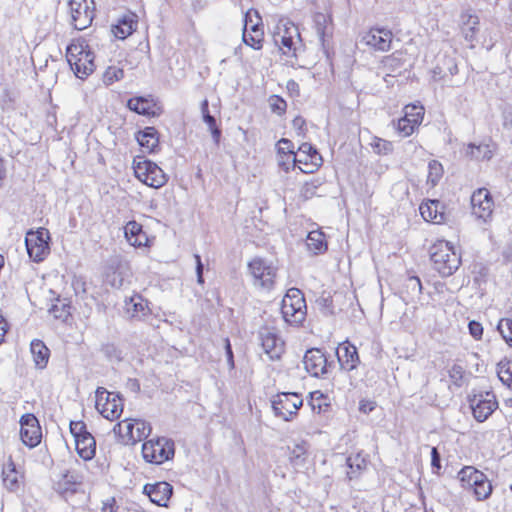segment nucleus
Here are the masks:
<instances>
[{"label":"nucleus","instance_id":"1","mask_svg":"<svg viewBox=\"0 0 512 512\" xmlns=\"http://www.w3.org/2000/svg\"><path fill=\"white\" fill-rule=\"evenodd\" d=\"M433 267L443 277L451 276L460 266L461 257L448 241H438L430 248Z\"/></svg>","mask_w":512,"mask_h":512},{"label":"nucleus","instance_id":"2","mask_svg":"<svg viewBox=\"0 0 512 512\" xmlns=\"http://www.w3.org/2000/svg\"><path fill=\"white\" fill-rule=\"evenodd\" d=\"M66 58L77 78L84 79L95 69L94 53L85 41H77L68 45Z\"/></svg>","mask_w":512,"mask_h":512},{"label":"nucleus","instance_id":"3","mask_svg":"<svg viewBox=\"0 0 512 512\" xmlns=\"http://www.w3.org/2000/svg\"><path fill=\"white\" fill-rule=\"evenodd\" d=\"M278 267L266 258L254 257L248 262V273L255 288L271 291L274 288Z\"/></svg>","mask_w":512,"mask_h":512},{"label":"nucleus","instance_id":"4","mask_svg":"<svg viewBox=\"0 0 512 512\" xmlns=\"http://www.w3.org/2000/svg\"><path fill=\"white\" fill-rule=\"evenodd\" d=\"M464 489L473 490L478 501L485 500L492 493V484L487 476L473 466H464L457 474Z\"/></svg>","mask_w":512,"mask_h":512},{"label":"nucleus","instance_id":"5","mask_svg":"<svg viewBox=\"0 0 512 512\" xmlns=\"http://www.w3.org/2000/svg\"><path fill=\"white\" fill-rule=\"evenodd\" d=\"M306 302L303 293L297 288H290L285 294L281 313L286 322L300 324L306 316Z\"/></svg>","mask_w":512,"mask_h":512},{"label":"nucleus","instance_id":"6","mask_svg":"<svg viewBox=\"0 0 512 512\" xmlns=\"http://www.w3.org/2000/svg\"><path fill=\"white\" fill-rule=\"evenodd\" d=\"M175 446L173 440L158 437L146 441L142 445V455L145 461L152 464H162L174 456Z\"/></svg>","mask_w":512,"mask_h":512},{"label":"nucleus","instance_id":"7","mask_svg":"<svg viewBox=\"0 0 512 512\" xmlns=\"http://www.w3.org/2000/svg\"><path fill=\"white\" fill-rule=\"evenodd\" d=\"M134 174L137 179L152 188H160L167 182L163 170L154 162L140 157L133 161Z\"/></svg>","mask_w":512,"mask_h":512},{"label":"nucleus","instance_id":"8","mask_svg":"<svg viewBox=\"0 0 512 512\" xmlns=\"http://www.w3.org/2000/svg\"><path fill=\"white\" fill-rule=\"evenodd\" d=\"M113 431L125 444H134L149 436L151 426L143 420H124L117 423Z\"/></svg>","mask_w":512,"mask_h":512},{"label":"nucleus","instance_id":"9","mask_svg":"<svg viewBox=\"0 0 512 512\" xmlns=\"http://www.w3.org/2000/svg\"><path fill=\"white\" fill-rule=\"evenodd\" d=\"M258 341L264 353L270 360H279L285 351V343L277 328L271 326H261L258 330Z\"/></svg>","mask_w":512,"mask_h":512},{"label":"nucleus","instance_id":"10","mask_svg":"<svg viewBox=\"0 0 512 512\" xmlns=\"http://www.w3.org/2000/svg\"><path fill=\"white\" fill-rule=\"evenodd\" d=\"M95 406L104 418L113 421L118 419L123 411V400L118 394L99 387L96 390Z\"/></svg>","mask_w":512,"mask_h":512},{"label":"nucleus","instance_id":"11","mask_svg":"<svg viewBox=\"0 0 512 512\" xmlns=\"http://www.w3.org/2000/svg\"><path fill=\"white\" fill-rule=\"evenodd\" d=\"M303 405V399L298 393L282 392L272 400L274 414L284 421H291Z\"/></svg>","mask_w":512,"mask_h":512},{"label":"nucleus","instance_id":"12","mask_svg":"<svg viewBox=\"0 0 512 512\" xmlns=\"http://www.w3.org/2000/svg\"><path fill=\"white\" fill-rule=\"evenodd\" d=\"M71 24L77 30L88 28L95 16L94 0H70Z\"/></svg>","mask_w":512,"mask_h":512},{"label":"nucleus","instance_id":"13","mask_svg":"<svg viewBox=\"0 0 512 512\" xmlns=\"http://www.w3.org/2000/svg\"><path fill=\"white\" fill-rule=\"evenodd\" d=\"M274 41L280 46L282 53L288 57H296V51L300 47V33L293 23L285 24L278 28L274 35Z\"/></svg>","mask_w":512,"mask_h":512},{"label":"nucleus","instance_id":"14","mask_svg":"<svg viewBox=\"0 0 512 512\" xmlns=\"http://www.w3.org/2000/svg\"><path fill=\"white\" fill-rule=\"evenodd\" d=\"M49 239V232L45 229L38 231H30L25 237V245L29 257L35 261L40 262L44 259L49 251L47 240Z\"/></svg>","mask_w":512,"mask_h":512},{"label":"nucleus","instance_id":"15","mask_svg":"<svg viewBox=\"0 0 512 512\" xmlns=\"http://www.w3.org/2000/svg\"><path fill=\"white\" fill-rule=\"evenodd\" d=\"M472 214L480 220L487 222L493 213L494 201L491 193L486 188H478L471 195Z\"/></svg>","mask_w":512,"mask_h":512},{"label":"nucleus","instance_id":"16","mask_svg":"<svg viewBox=\"0 0 512 512\" xmlns=\"http://www.w3.org/2000/svg\"><path fill=\"white\" fill-rule=\"evenodd\" d=\"M20 437L24 445L29 448L36 447L42 438L41 427L34 414H24L20 419Z\"/></svg>","mask_w":512,"mask_h":512},{"label":"nucleus","instance_id":"17","mask_svg":"<svg viewBox=\"0 0 512 512\" xmlns=\"http://www.w3.org/2000/svg\"><path fill=\"white\" fill-rule=\"evenodd\" d=\"M305 370L313 377H323L329 372L331 364L328 363L324 352L318 348L306 351L303 357Z\"/></svg>","mask_w":512,"mask_h":512},{"label":"nucleus","instance_id":"18","mask_svg":"<svg viewBox=\"0 0 512 512\" xmlns=\"http://www.w3.org/2000/svg\"><path fill=\"white\" fill-rule=\"evenodd\" d=\"M470 406L474 418L478 422H484L498 407V402L493 393L487 392L485 395H475L470 400Z\"/></svg>","mask_w":512,"mask_h":512},{"label":"nucleus","instance_id":"19","mask_svg":"<svg viewBox=\"0 0 512 512\" xmlns=\"http://www.w3.org/2000/svg\"><path fill=\"white\" fill-rule=\"evenodd\" d=\"M393 34L385 28H373L365 33L362 42L377 51H388L391 47Z\"/></svg>","mask_w":512,"mask_h":512},{"label":"nucleus","instance_id":"20","mask_svg":"<svg viewBox=\"0 0 512 512\" xmlns=\"http://www.w3.org/2000/svg\"><path fill=\"white\" fill-rule=\"evenodd\" d=\"M172 492L173 487L167 482H157L144 486V493L149 497L152 503L158 506H167Z\"/></svg>","mask_w":512,"mask_h":512},{"label":"nucleus","instance_id":"21","mask_svg":"<svg viewBox=\"0 0 512 512\" xmlns=\"http://www.w3.org/2000/svg\"><path fill=\"white\" fill-rule=\"evenodd\" d=\"M337 357L341 368L346 371L354 370L360 363L357 348L348 341L339 345Z\"/></svg>","mask_w":512,"mask_h":512},{"label":"nucleus","instance_id":"22","mask_svg":"<svg viewBox=\"0 0 512 512\" xmlns=\"http://www.w3.org/2000/svg\"><path fill=\"white\" fill-rule=\"evenodd\" d=\"M127 107L140 115L158 116L160 108L155 104L154 100L146 97H133L127 101Z\"/></svg>","mask_w":512,"mask_h":512},{"label":"nucleus","instance_id":"23","mask_svg":"<svg viewBox=\"0 0 512 512\" xmlns=\"http://www.w3.org/2000/svg\"><path fill=\"white\" fill-rule=\"evenodd\" d=\"M126 240L134 247H143L148 243V237L143 231L142 225L132 220L124 227Z\"/></svg>","mask_w":512,"mask_h":512},{"label":"nucleus","instance_id":"24","mask_svg":"<svg viewBox=\"0 0 512 512\" xmlns=\"http://www.w3.org/2000/svg\"><path fill=\"white\" fill-rule=\"evenodd\" d=\"M495 150L496 145L492 142L479 145L470 143L466 149V156L477 161H489L494 156Z\"/></svg>","mask_w":512,"mask_h":512},{"label":"nucleus","instance_id":"25","mask_svg":"<svg viewBox=\"0 0 512 512\" xmlns=\"http://www.w3.org/2000/svg\"><path fill=\"white\" fill-rule=\"evenodd\" d=\"M30 351L36 368L44 369L49 361L50 350L40 339H34L30 343Z\"/></svg>","mask_w":512,"mask_h":512},{"label":"nucleus","instance_id":"26","mask_svg":"<svg viewBox=\"0 0 512 512\" xmlns=\"http://www.w3.org/2000/svg\"><path fill=\"white\" fill-rule=\"evenodd\" d=\"M137 16L133 13L124 15L118 20V23L113 26V33L119 39H125L130 36L137 27Z\"/></svg>","mask_w":512,"mask_h":512},{"label":"nucleus","instance_id":"27","mask_svg":"<svg viewBox=\"0 0 512 512\" xmlns=\"http://www.w3.org/2000/svg\"><path fill=\"white\" fill-rule=\"evenodd\" d=\"M76 451L78 455L85 461L91 460L95 456L96 441L91 433L82 435L75 440Z\"/></svg>","mask_w":512,"mask_h":512},{"label":"nucleus","instance_id":"28","mask_svg":"<svg viewBox=\"0 0 512 512\" xmlns=\"http://www.w3.org/2000/svg\"><path fill=\"white\" fill-rule=\"evenodd\" d=\"M136 139L139 145L149 153L154 152L159 144L158 131L154 127H146L143 131H139Z\"/></svg>","mask_w":512,"mask_h":512},{"label":"nucleus","instance_id":"29","mask_svg":"<svg viewBox=\"0 0 512 512\" xmlns=\"http://www.w3.org/2000/svg\"><path fill=\"white\" fill-rule=\"evenodd\" d=\"M289 453L290 463L295 467H304L308 457L309 444L306 441L295 443Z\"/></svg>","mask_w":512,"mask_h":512},{"label":"nucleus","instance_id":"30","mask_svg":"<svg viewBox=\"0 0 512 512\" xmlns=\"http://www.w3.org/2000/svg\"><path fill=\"white\" fill-rule=\"evenodd\" d=\"M347 465V478L349 480L356 479L360 476L362 471L366 468L367 462L361 454L357 453L355 455H351L346 459Z\"/></svg>","mask_w":512,"mask_h":512},{"label":"nucleus","instance_id":"31","mask_svg":"<svg viewBox=\"0 0 512 512\" xmlns=\"http://www.w3.org/2000/svg\"><path fill=\"white\" fill-rule=\"evenodd\" d=\"M3 483L10 491H15L18 488V472L16 465L10 456L8 462L2 471Z\"/></svg>","mask_w":512,"mask_h":512},{"label":"nucleus","instance_id":"32","mask_svg":"<svg viewBox=\"0 0 512 512\" xmlns=\"http://www.w3.org/2000/svg\"><path fill=\"white\" fill-rule=\"evenodd\" d=\"M298 150L300 155H305V160L299 159V163L310 164L315 168L322 164L320 153L310 143L301 144Z\"/></svg>","mask_w":512,"mask_h":512},{"label":"nucleus","instance_id":"33","mask_svg":"<svg viewBox=\"0 0 512 512\" xmlns=\"http://www.w3.org/2000/svg\"><path fill=\"white\" fill-rule=\"evenodd\" d=\"M306 243L308 249L315 254L323 253L327 250L325 235L319 230L309 232Z\"/></svg>","mask_w":512,"mask_h":512},{"label":"nucleus","instance_id":"34","mask_svg":"<svg viewBox=\"0 0 512 512\" xmlns=\"http://www.w3.org/2000/svg\"><path fill=\"white\" fill-rule=\"evenodd\" d=\"M127 305V312L131 313V317L141 319L147 314L149 308L147 301H145L140 295L136 294L130 298Z\"/></svg>","mask_w":512,"mask_h":512},{"label":"nucleus","instance_id":"35","mask_svg":"<svg viewBox=\"0 0 512 512\" xmlns=\"http://www.w3.org/2000/svg\"><path fill=\"white\" fill-rule=\"evenodd\" d=\"M242 40L246 45L252 47L253 49L259 50L262 48L263 31L255 30L253 33L249 32L247 16L245 17V25L243 29Z\"/></svg>","mask_w":512,"mask_h":512},{"label":"nucleus","instance_id":"36","mask_svg":"<svg viewBox=\"0 0 512 512\" xmlns=\"http://www.w3.org/2000/svg\"><path fill=\"white\" fill-rule=\"evenodd\" d=\"M439 201L438 200H431L429 203L421 204L420 205V213L421 216L426 221H434V222H441L443 220V215L440 214L438 216L437 207H438Z\"/></svg>","mask_w":512,"mask_h":512},{"label":"nucleus","instance_id":"37","mask_svg":"<svg viewBox=\"0 0 512 512\" xmlns=\"http://www.w3.org/2000/svg\"><path fill=\"white\" fill-rule=\"evenodd\" d=\"M70 310L71 306L66 300L57 299L50 307L49 313L52 314L55 319L65 322L71 315Z\"/></svg>","mask_w":512,"mask_h":512},{"label":"nucleus","instance_id":"38","mask_svg":"<svg viewBox=\"0 0 512 512\" xmlns=\"http://www.w3.org/2000/svg\"><path fill=\"white\" fill-rule=\"evenodd\" d=\"M403 117L411 119L413 125H420L424 117V108L421 105L408 104L404 107Z\"/></svg>","mask_w":512,"mask_h":512},{"label":"nucleus","instance_id":"39","mask_svg":"<svg viewBox=\"0 0 512 512\" xmlns=\"http://www.w3.org/2000/svg\"><path fill=\"white\" fill-rule=\"evenodd\" d=\"M404 287L412 299L420 296L422 292V284L417 276L408 277L405 281Z\"/></svg>","mask_w":512,"mask_h":512},{"label":"nucleus","instance_id":"40","mask_svg":"<svg viewBox=\"0 0 512 512\" xmlns=\"http://www.w3.org/2000/svg\"><path fill=\"white\" fill-rule=\"evenodd\" d=\"M497 329L505 342L512 347V319H501L498 323Z\"/></svg>","mask_w":512,"mask_h":512},{"label":"nucleus","instance_id":"41","mask_svg":"<svg viewBox=\"0 0 512 512\" xmlns=\"http://www.w3.org/2000/svg\"><path fill=\"white\" fill-rule=\"evenodd\" d=\"M124 77L123 69L116 66H109L103 74V82L106 85H111L115 81H119Z\"/></svg>","mask_w":512,"mask_h":512},{"label":"nucleus","instance_id":"42","mask_svg":"<svg viewBox=\"0 0 512 512\" xmlns=\"http://www.w3.org/2000/svg\"><path fill=\"white\" fill-rule=\"evenodd\" d=\"M296 163H299V159H297V155L294 151H289L284 155H278V165L284 171H289L290 168H294Z\"/></svg>","mask_w":512,"mask_h":512},{"label":"nucleus","instance_id":"43","mask_svg":"<svg viewBox=\"0 0 512 512\" xmlns=\"http://www.w3.org/2000/svg\"><path fill=\"white\" fill-rule=\"evenodd\" d=\"M511 369H512V362L507 361L505 363L500 362L498 364V377L501 380L503 384H506L508 387L511 388Z\"/></svg>","mask_w":512,"mask_h":512},{"label":"nucleus","instance_id":"44","mask_svg":"<svg viewBox=\"0 0 512 512\" xmlns=\"http://www.w3.org/2000/svg\"><path fill=\"white\" fill-rule=\"evenodd\" d=\"M428 168V181L431 182L432 185H436L443 174L442 165L438 161L432 160L429 162Z\"/></svg>","mask_w":512,"mask_h":512},{"label":"nucleus","instance_id":"45","mask_svg":"<svg viewBox=\"0 0 512 512\" xmlns=\"http://www.w3.org/2000/svg\"><path fill=\"white\" fill-rule=\"evenodd\" d=\"M418 126L419 125H413L411 123V119L409 120V118L402 117L398 120L397 131L399 132V134H401V136L408 137L414 132L415 128Z\"/></svg>","mask_w":512,"mask_h":512},{"label":"nucleus","instance_id":"46","mask_svg":"<svg viewBox=\"0 0 512 512\" xmlns=\"http://www.w3.org/2000/svg\"><path fill=\"white\" fill-rule=\"evenodd\" d=\"M269 105L272 112L282 115L286 111V101L278 95H272L269 98Z\"/></svg>","mask_w":512,"mask_h":512},{"label":"nucleus","instance_id":"47","mask_svg":"<svg viewBox=\"0 0 512 512\" xmlns=\"http://www.w3.org/2000/svg\"><path fill=\"white\" fill-rule=\"evenodd\" d=\"M371 146L375 153L377 154H388L392 151V144L389 141L383 140L381 138H375L371 143Z\"/></svg>","mask_w":512,"mask_h":512},{"label":"nucleus","instance_id":"48","mask_svg":"<svg viewBox=\"0 0 512 512\" xmlns=\"http://www.w3.org/2000/svg\"><path fill=\"white\" fill-rule=\"evenodd\" d=\"M203 121L208 125L215 143L218 144L221 136V130L216 126V119L210 114L206 115V117L203 118Z\"/></svg>","mask_w":512,"mask_h":512},{"label":"nucleus","instance_id":"49","mask_svg":"<svg viewBox=\"0 0 512 512\" xmlns=\"http://www.w3.org/2000/svg\"><path fill=\"white\" fill-rule=\"evenodd\" d=\"M70 432L73 435L74 440L80 438L82 435L84 436L89 433L87 431L85 423L82 421H71Z\"/></svg>","mask_w":512,"mask_h":512},{"label":"nucleus","instance_id":"50","mask_svg":"<svg viewBox=\"0 0 512 512\" xmlns=\"http://www.w3.org/2000/svg\"><path fill=\"white\" fill-rule=\"evenodd\" d=\"M123 281L124 279L121 274L116 271L106 274V283L114 288H120L123 285Z\"/></svg>","mask_w":512,"mask_h":512},{"label":"nucleus","instance_id":"51","mask_svg":"<svg viewBox=\"0 0 512 512\" xmlns=\"http://www.w3.org/2000/svg\"><path fill=\"white\" fill-rule=\"evenodd\" d=\"M67 484L68 483L66 481L60 479L54 484V489L57 493L63 496L69 493H74L76 491V488L69 487Z\"/></svg>","mask_w":512,"mask_h":512},{"label":"nucleus","instance_id":"52","mask_svg":"<svg viewBox=\"0 0 512 512\" xmlns=\"http://www.w3.org/2000/svg\"><path fill=\"white\" fill-rule=\"evenodd\" d=\"M468 329H469L470 335L473 338H475L477 340L481 339V337L483 335V327H482L481 323L472 320L468 323Z\"/></svg>","mask_w":512,"mask_h":512},{"label":"nucleus","instance_id":"53","mask_svg":"<svg viewBox=\"0 0 512 512\" xmlns=\"http://www.w3.org/2000/svg\"><path fill=\"white\" fill-rule=\"evenodd\" d=\"M101 512H124V508L116 504L115 498H109L103 502Z\"/></svg>","mask_w":512,"mask_h":512},{"label":"nucleus","instance_id":"54","mask_svg":"<svg viewBox=\"0 0 512 512\" xmlns=\"http://www.w3.org/2000/svg\"><path fill=\"white\" fill-rule=\"evenodd\" d=\"M194 259H195V263H196L197 283L202 285V284H204V278H203L204 265L201 261L200 255L194 254Z\"/></svg>","mask_w":512,"mask_h":512},{"label":"nucleus","instance_id":"55","mask_svg":"<svg viewBox=\"0 0 512 512\" xmlns=\"http://www.w3.org/2000/svg\"><path fill=\"white\" fill-rule=\"evenodd\" d=\"M61 479L66 481L68 483L67 485L69 487H73V488H75L76 485L80 483V479H79L78 475L72 474L69 471H66L65 473H63L61 476Z\"/></svg>","mask_w":512,"mask_h":512},{"label":"nucleus","instance_id":"56","mask_svg":"<svg viewBox=\"0 0 512 512\" xmlns=\"http://www.w3.org/2000/svg\"><path fill=\"white\" fill-rule=\"evenodd\" d=\"M292 150V143L290 140L282 138L278 143V155L287 154V152Z\"/></svg>","mask_w":512,"mask_h":512},{"label":"nucleus","instance_id":"57","mask_svg":"<svg viewBox=\"0 0 512 512\" xmlns=\"http://www.w3.org/2000/svg\"><path fill=\"white\" fill-rule=\"evenodd\" d=\"M431 466L433 469H441V456L436 447L431 450Z\"/></svg>","mask_w":512,"mask_h":512},{"label":"nucleus","instance_id":"58","mask_svg":"<svg viewBox=\"0 0 512 512\" xmlns=\"http://www.w3.org/2000/svg\"><path fill=\"white\" fill-rule=\"evenodd\" d=\"M463 374V367L458 364H454L449 370V375L454 380H461L463 378Z\"/></svg>","mask_w":512,"mask_h":512},{"label":"nucleus","instance_id":"59","mask_svg":"<svg viewBox=\"0 0 512 512\" xmlns=\"http://www.w3.org/2000/svg\"><path fill=\"white\" fill-rule=\"evenodd\" d=\"M447 76L446 71L439 65L432 70V78L434 81H440Z\"/></svg>","mask_w":512,"mask_h":512},{"label":"nucleus","instance_id":"60","mask_svg":"<svg viewBox=\"0 0 512 512\" xmlns=\"http://www.w3.org/2000/svg\"><path fill=\"white\" fill-rule=\"evenodd\" d=\"M305 119L301 116H297L292 121V126L295 130L298 131V135L303 133V128L305 126Z\"/></svg>","mask_w":512,"mask_h":512},{"label":"nucleus","instance_id":"61","mask_svg":"<svg viewBox=\"0 0 512 512\" xmlns=\"http://www.w3.org/2000/svg\"><path fill=\"white\" fill-rule=\"evenodd\" d=\"M225 342V353H226V356H227V361L230 365L231 368L234 367V360H233V351H232V347H231V344H230V341L228 338H226L224 340Z\"/></svg>","mask_w":512,"mask_h":512},{"label":"nucleus","instance_id":"62","mask_svg":"<svg viewBox=\"0 0 512 512\" xmlns=\"http://www.w3.org/2000/svg\"><path fill=\"white\" fill-rule=\"evenodd\" d=\"M126 387L134 393H138L140 391V383L135 378H129L126 382Z\"/></svg>","mask_w":512,"mask_h":512},{"label":"nucleus","instance_id":"63","mask_svg":"<svg viewBox=\"0 0 512 512\" xmlns=\"http://www.w3.org/2000/svg\"><path fill=\"white\" fill-rule=\"evenodd\" d=\"M7 333V322L3 316L0 315V344L4 341L5 334Z\"/></svg>","mask_w":512,"mask_h":512},{"label":"nucleus","instance_id":"64","mask_svg":"<svg viewBox=\"0 0 512 512\" xmlns=\"http://www.w3.org/2000/svg\"><path fill=\"white\" fill-rule=\"evenodd\" d=\"M447 70L451 76L458 73L457 64L452 59H448L447 61Z\"/></svg>","mask_w":512,"mask_h":512}]
</instances>
